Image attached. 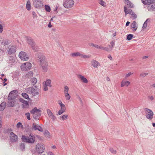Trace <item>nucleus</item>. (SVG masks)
Here are the masks:
<instances>
[{
	"instance_id": "44",
	"label": "nucleus",
	"mask_w": 155,
	"mask_h": 155,
	"mask_svg": "<svg viewBox=\"0 0 155 155\" xmlns=\"http://www.w3.org/2000/svg\"><path fill=\"white\" fill-rule=\"evenodd\" d=\"M148 74V73H141L140 74V76L141 77H144L146 76Z\"/></svg>"
},
{
	"instance_id": "26",
	"label": "nucleus",
	"mask_w": 155,
	"mask_h": 155,
	"mask_svg": "<svg viewBox=\"0 0 155 155\" xmlns=\"http://www.w3.org/2000/svg\"><path fill=\"white\" fill-rule=\"evenodd\" d=\"M6 106V103L3 102L1 103L0 105V110L1 111L3 110L5 108Z\"/></svg>"
},
{
	"instance_id": "51",
	"label": "nucleus",
	"mask_w": 155,
	"mask_h": 155,
	"mask_svg": "<svg viewBox=\"0 0 155 155\" xmlns=\"http://www.w3.org/2000/svg\"><path fill=\"white\" fill-rule=\"evenodd\" d=\"M9 41H8V40H5V42H4V43L3 44L4 45V46L5 45H8L9 43Z\"/></svg>"
},
{
	"instance_id": "35",
	"label": "nucleus",
	"mask_w": 155,
	"mask_h": 155,
	"mask_svg": "<svg viewBox=\"0 0 155 155\" xmlns=\"http://www.w3.org/2000/svg\"><path fill=\"white\" fill-rule=\"evenodd\" d=\"M45 8L46 12H49L51 10V8L48 5H45Z\"/></svg>"
},
{
	"instance_id": "23",
	"label": "nucleus",
	"mask_w": 155,
	"mask_h": 155,
	"mask_svg": "<svg viewBox=\"0 0 155 155\" xmlns=\"http://www.w3.org/2000/svg\"><path fill=\"white\" fill-rule=\"evenodd\" d=\"M78 77L79 78H80L81 80L83 81V82L85 83H87L88 82V81L87 79L85 78L84 76H82L81 74H79L78 75Z\"/></svg>"
},
{
	"instance_id": "38",
	"label": "nucleus",
	"mask_w": 155,
	"mask_h": 155,
	"mask_svg": "<svg viewBox=\"0 0 155 155\" xmlns=\"http://www.w3.org/2000/svg\"><path fill=\"white\" fill-rule=\"evenodd\" d=\"M65 96L66 97V99L67 100H69L71 98V96H70L69 94L68 93H64Z\"/></svg>"
},
{
	"instance_id": "22",
	"label": "nucleus",
	"mask_w": 155,
	"mask_h": 155,
	"mask_svg": "<svg viewBox=\"0 0 155 155\" xmlns=\"http://www.w3.org/2000/svg\"><path fill=\"white\" fill-rule=\"evenodd\" d=\"M130 84V83L129 81H122L121 83V87H123L124 86L127 87Z\"/></svg>"
},
{
	"instance_id": "18",
	"label": "nucleus",
	"mask_w": 155,
	"mask_h": 155,
	"mask_svg": "<svg viewBox=\"0 0 155 155\" xmlns=\"http://www.w3.org/2000/svg\"><path fill=\"white\" fill-rule=\"evenodd\" d=\"M124 9L125 15H126L127 14H130L131 15L134 12L131 9H127L125 6H124Z\"/></svg>"
},
{
	"instance_id": "10",
	"label": "nucleus",
	"mask_w": 155,
	"mask_h": 155,
	"mask_svg": "<svg viewBox=\"0 0 155 155\" xmlns=\"http://www.w3.org/2000/svg\"><path fill=\"white\" fill-rule=\"evenodd\" d=\"M19 101L22 103L21 105L23 109L28 108L29 107V104L28 102L22 98H20L19 99Z\"/></svg>"
},
{
	"instance_id": "43",
	"label": "nucleus",
	"mask_w": 155,
	"mask_h": 155,
	"mask_svg": "<svg viewBox=\"0 0 155 155\" xmlns=\"http://www.w3.org/2000/svg\"><path fill=\"white\" fill-rule=\"evenodd\" d=\"M131 17L133 19H135L137 18V15L135 14L134 12L132 13L131 14Z\"/></svg>"
},
{
	"instance_id": "49",
	"label": "nucleus",
	"mask_w": 155,
	"mask_h": 155,
	"mask_svg": "<svg viewBox=\"0 0 155 155\" xmlns=\"http://www.w3.org/2000/svg\"><path fill=\"white\" fill-rule=\"evenodd\" d=\"M60 105L61 107V109H64V110H66L65 105L64 104H63V103L62 104L61 103Z\"/></svg>"
},
{
	"instance_id": "6",
	"label": "nucleus",
	"mask_w": 155,
	"mask_h": 155,
	"mask_svg": "<svg viewBox=\"0 0 155 155\" xmlns=\"http://www.w3.org/2000/svg\"><path fill=\"white\" fill-rule=\"evenodd\" d=\"M27 41L28 44L31 46L32 49L35 51H36L38 48L32 39L31 37H28L27 38Z\"/></svg>"
},
{
	"instance_id": "54",
	"label": "nucleus",
	"mask_w": 155,
	"mask_h": 155,
	"mask_svg": "<svg viewBox=\"0 0 155 155\" xmlns=\"http://www.w3.org/2000/svg\"><path fill=\"white\" fill-rule=\"evenodd\" d=\"M44 88L43 90L45 91H46L48 90V86L44 85H43Z\"/></svg>"
},
{
	"instance_id": "52",
	"label": "nucleus",
	"mask_w": 155,
	"mask_h": 155,
	"mask_svg": "<svg viewBox=\"0 0 155 155\" xmlns=\"http://www.w3.org/2000/svg\"><path fill=\"white\" fill-rule=\"evenodd\" d=\"M32 14L34 18H36L37 17V15L35 12L34 11L32 12Z\"/></svg>"
},
{
	"instance_id": "15",
	"label": "nucleus",
	"mask_w": 155,
	"mask_h": 155,
	"mask_svg": "<svg viewBox=\"0 0 155 155\" xmlns=\"http://www.w3.org/2000/svg\"><path fill=\"white\" fill-rule=\"evenodd\" d=\"M141 1L144 5H147L148 7L151 4L155 3V0H141Z\"/></svg>"
},
{
	"instance_id": "64",
	"label": "nucleus",
	"mask_w": 155,
	"mask_h": 155,
	"mask_svg": "<svg viewBox=\"0 0 155 155\" xmlns=\"http://www.w3.org/2000/svg\"><path fill=\"white\" fill-rule=\"evenodd\" d=\"M53 120H54L56 119V117L53 115L51 117Z\"/></svg>"
},
{
	"instance_id": "1",
	"label": "nucleus",
	"mask_w": 155,
	"mask_h": 155,
	"mask_svg": "<svg viewBox=\"0 0 155 155\" xmlns=\"http://www.w3.org/2000/svg\"><path fill=\"white\" fill-rule=\"evenodd\" d=\"M37 54H38L40 65L43 72H47L49 66L45 56L41 53Z\"/></svg>"
},
{
	"instance_id": "33",
	"label": "nucleus",
	"mask_w": 155,
	"mask_h": 155,
	"mask_svg": "<svg viewBox=\"0 0 155 155\" xmlns=\"http://www.w3.org/2000/svg\"><path fill=\"white\" fill-rule=\"evenodd\" d=\"M115 41H111L110 42L111 46H110V45H109V46L110 47V49H111V51L112 50L113 48H114V45H115Z\"/></svg>"
},
{
	"instance_id": "42",
	"label": "nucleus",
	"mask_w": 155,
	"mask_h": 155,
	"mask_svg": "<svg viewBox=\"0 0 155 155\" xmlns=\"http://www.w3.org/2000/svg\"><path fill=\"white\" fill-rule=\"evenodd\" d=\"M65 110H64V109H61L58 112V114L59 115L62 114L65 111Z\"/></svg>"
},
{
	"instance_id": "59",
	"label": "nucleus",
	"mask_w": 155,
	"mask_h": 155,
	"mask_svg": "<svg viewBox=\"0 0 155 155\" xmlns=\"http://www.w3.org/2000/svg\"><path fill=\"white\" fill-rule=\"evenodd\" d=\"M81 57L82 58H89V56L87 55H81Z\"/></svg>"
},
{
	"instance_id": "58",
	"label": "nucleus",
	"mask_w": 155,
	"mask_h": 155,
	"mask_svg": "<svg viewBox=\"0 0 155 155\" xmlns=\"http://www.w3.org/2000/svg\"><path fill=\"white\" fill-rule=\"evenodd\" d=\"M22 125V124L21 122H18L17 124V127L18 128H19L21 125Z\"/></svg>"
},
{
	"instance_id": "11",
	"label": "nucleus",
	"mask_w": 155,
	"mask_h": 155,
	"mask_svg": "<svg viewBox=\"0 0 155 155\" xmlns=\"http://www.w3.org/2000/svg\"><path fill=\"white\" fill-rule=\"evenodd\" d=\"M16 91V90H14L10 92L8 97V100H13L15 99L16 97L15 93Z\"/></svg>"
},
{
	"instance_id": "46",
	"label": "nucleus",
	"mask_w": 155,
	"mask_h": 155,
	"mask_svg": "<svg viewBox=\"0 0 155 155\" xmlns=\"http://www.w3.org/2000/svg\"><path fill=\"white\" fill-rule=\"evenodd\" d=\"M68 116L67 115H64L61 116L60 117L61 118V119L63 120H66L67 119V117Z\"/></svg>"
},
{
	"instance_id": "30",
	"label": "nucleus",
	"mask_w": 155,
	"mask_h": 155,
	"mask_svg": "<svg viewBox=\"0 0 155 155\" xmlns=\"http://www.w3.org/2000/svg\"><path fill=\"white\" fill-rule=\"evenodd\" d=\"M21 95L25 99H28L29 100H30V99L29 98L28 95L26 93H22L21 94Z\"/></svg>"
},
{
	"instance_id": "50",
	"label": "nucleus",
	"mask_w": 155,
	"mask_h": 155,
	"mask_svg": "<svg viewBox=\"0 0 155 155\" xmlns=\"http://www.w3.org/2000/svg\"><path fill=\"white\" fill-rule=\"evenodd\" d=\"M110 150L112 153L114 154L116 153V151L114 150L113 148H110Z\"/></svg>"
},
{
	"instance_id": "55",
	"label": "nucleus",
	"mask_w": 155,
	"mask_h": 155,
	"mask_svg": "<svg viewBox=\"0 0 155 155\" xmlns=\"http://www.w3.org/2000/svg\"><path fill=\"white\" fill-rule=\"evenodd\" d=\"M147 24H146V23H144L142 26V28L143 29H145L146 28L147 26Z\"/></svg>"
},
{
	"instance_id": "53",
	"label": "nucleus",
	"mask_w": 155,
	"mask_h": 155,
	"mask_svg": "<svg viewBox=\"0 0 155 155\" xmlns=\"http://www.w3.org/2000/svg\"><path fill=\"white\" fill-rule=\"evenodd\" d=\"M38 130L41 132H42L43 131L42 128L39 125L38 126Z\"/></svg>"
},
{
	"instance_id": "48",
	"label": "nucleus",
	"mask_w": 155,
	"mask_h": 155,
	"mask_svg": "<svg viewBox=\"0 0 155 155\" xmlns=\"http://www.w3.org/2000/svg\"><path fill=\"white\" fill-rule=\"evenodd\" d=\"M99 3L103 6H104L105 2L102 0H99Z\"/></svg>"
},
{
	"instance_id": "17",
	"label": "nucleus",
	"mask_w": 155,
	"mask_h": 155,
	"mask_svg": "<svg viewBox=\"0 0 155 155\" xmlns=\"http://www.w3.org/2000/svg\"><path fill=\"white\" fill-rule=\"evenodd\" d=\"M91 65L94 68H97L100 65V63L97 61L93 60L91 61Z\"/></svg>"
},
{
	"instance_id": "2",
	"label": "nucleus",
	"mask_w": 155,
	"mask_h": 155,
	"mask_svg": "<svg viewBox=\"0 0 155 155\" xmlns=\"http://www.w3.org/2000/svg\"><path fill=\"white\" fill-rule=\"evenodd\" d=\"M21 139L23 142L33 143L35 141V137L32 134H30L27 137L24 135H22Z\"/></svg>"
},
{
	"instance_id": "25",
	"label": "nucleus",
	"mask_w": 155,
	"mask_h": 155,
	"mask_svg": "<svg viewBox=\"0 0 155 155\" xmlns=\"http://www.w3.org/2000/svg\"><path fill=\"white\" fill-rule=\"evenodd\" d=\"M148 9L150 11H155V4H153L151 5H150L149 7H147Z\"/></svg>"
},
{
	"instance_id": "31",
	"label": "nucleus",
	"mask_w": 155,
	"mask_h": 155,
	"mask_svg": "<svg viewBox=\"0 0 155 155\" xmlns=\"http://www.w3.org/2000/svg\"><path fill=\"white\" fill-rule=\"evenodd\" d=\"M133 35L131 34H129L127 35L126 39L128 41L131 40L133 37Z\"/></svg>"
},
{
	"instance_id": "9",
	"label": "nucleus",
	"mask_w": 155,
	"mask_h": 155,
	"mask_svg": "<svg viewBox=\"0 0 155 155\" xmlns=\"http://www.w3.org/2000/svg\"><path fill=\"white\" fill-rule=\"evenodd\" d=\"M10 140L12 143H15L18 141V137L17 135L13 132H11L10 134Z\"/></svg>"
},
{
	"instance_id": "29",
	"label": "nucleus",
	"mask_w": 155,
	"mask_h": 155,
	"mask_svg": "<svg viewBox=\"0 0 155 155\" xmlns=\"http://www.w3.org/2000/svg\"><path fill=\"white\" fill-rule=\"evenodd\" d=\"M100 49L106 51L107 52H109L111 51V49H110V48L105 47L101 46H100Z\"/></svg>"
},
{
	"instance_id": "16",
	"label": "nucleus",
	"mask_w": 155,
	"mask_h": 155,
	"mask_svg": "<svg viewBox=\"0 0 155 155\" xmlns=\"http://www.w3.org/2000/svg\"><path fill=\"white\" fill-rule=\"evenodd\" d=\"M16 47L14 45H12L8 50V53L9 54H12L14 53L16 51Z\"/></svg>"
},
{
	"instance_id": "4",
	"label": "nucleus",
	"mask_w": 155,
	"mask_h": 155,
	"mask_svg": "<svg viewBox=\"0 0 155 155\" xmlns=\"http://www.w3.org/2000/svg\"><path fill=\"white\" fill-rule=\"evenodd\" d=\"M30 112L31 114L33 115V117L35 119H39L38 118V117L41 116V110L39 109H38L36 107L32 109Z\"/></svg>"
},
{
	"instance_id": "32",
	"label": "nucleus",
	"mask_w": 155,
	"mask_h": 155,
	"mask_svg": "<svg viewBox=\"0 0 155 155\" xmlns=\"http://www.w3.org/2000/svg\"><path fill=\"white\" fill-rule=\"evenodd\" d=\"M31 82L33 85H35L37 82V79L35 78H33L31 79Z\"/></svg>"
},
{
	"instance_id": "13",
	"label": "nucleus",
	"mask_w": 155,
	"mask_h": 155,
	"mask_svg": "<svg viewBox=\"0 0 155 155\" xmlns=\"http://www.w3.org/2000/svg\"><path fill=\"white\" fill-rule=\"evenodd\" d=\"M19 58L22 60L27 61L28 59V55L26 53L23 51H21L19 54Z\"/></svg>"
},
{
	"instance_id": "12",
	"label": "nucleus",
	"mask_w": 155,
	"mask_h": 155,
	"mask_svg": "<svg viewBox=\"0 0 155 155\" xmlns=\"http://www.w3.org/2000/svg\"><path fill=\"white\" fill-rule=\"evenodd\" d=\"M31 67V64L29 62H27L24 64L21 67L23 71H26L30 69Z\"/></svg>"
},
{
	"instance_id": "8",
	"label": "nucleus",
	"mask_w": 155,
	"mask_h": 155,
	"mask_svg": "<svg viewBox=\"0 0 155 155\" xmlns=\"http://www.w3.org/2000/svg\"><path fill=\"white\" fill-rule=\"evenodd\" d=\"M144 110L147 112L145 115L146 117L148 119H152L153 115V112L148 108H145Z\"/></svg>"
},
{
	"instance_id": "21",
	"label": "nucleus",
	"mask_w": 155,
	"mask_h": 155,
	"mask_svg": "<svg viewBox=\"0 0 155 155\" xmlns=\"http://www.w3.org/2000/svg\"><path fill=\"white\" fill-rule=\"evenodd\" d=\"M131 27L134 28L133 31H135L137 28V23L135 21H134L131 25Z\"/></svg>"
},
{
	"instance_id": "5",
	"label": "nucleus",
	"mask_w": 155,
	"mask_h": 155,
	"mask_svg": "<svg viewBox=\"0 0 155 155\" xmlns=\"http://www.w3.org/2000/svg\"><path fill=\"white\" fill-rule=\"evenodd\" d=\"M35 149L36 152L38 154H41L44 152L45 148L44 144L39 143L36 145Z\"/></svg>"
},
{
	"instance_id": "60",
	"label": "nucleus",
	"mask_w": 155,
	"mask_h": 155,
	"mask_svg": "<svg viewBox=\"0 0 155 155\" xmlns=\"http://www.w3.org/2000/svg\"><path fill=\"white\" fill-rule=\"evenodd\" d=\"M148 98L151 101H152L154 99L153 97V96H148Z\"/></svg>"
},
{
	"instance_id": "61",
	"label": "nucleus",
	"mask_w": 155,
	"mask_h": 155,
	"mask_svg": "<svg viewBox=\"0 0 155 155\" xmlns=\"http://www.w3.org/2000/svg\"><path fill=\"white\" fill-rule=\"evenodd\" d=\"M100 46H99L97 45H95L94 46V47H95V48L98 49H100Z\"/></svg>"
},
{
	"instance_id": "62",
	"label": "nucleus",
	"mask_w": 155,
	"mask_h": 155,
	"mask_svg": "<svg viewBox=\"0 0 155 155\" xmlns=\"http://www.w3.org/2000/svg\"><path fill=\"white\" fill-rule=\"evenodd\" d=\"M107 57L108 58H109L110 60H112V58L110 54H109L108 55Z\"/></svg>"
},
{
	"instance_id": "27",
	"label": "nucleus",
	"mask_w": 155,
	"mask_h": 155,
	"mask_svg": "<svg viewBox=\"0 0 155 155\" xmlns=\"http://www.w3.org/2000/svg\"><path fill=\"white\" fill-rule=\"evenodd\" d=\"M12 131V128H8L4 129L3 131V133L4 134H9L11 133V132Z\"/></svg>"
},
{
	"instance_id": "28",
	"label": "nucleus",
	"mask_w": 155,
	"mask_h": 155,
	"mask_svg": "<svg viewBox=\"0 0 155 155\" xmlns=\"http://www.w3.org/2000/svg\"><path fill=\"white\" fill-rule=\"evenodd\" d=\"M20 149L22 151H24L25 150V144L24 143H21L19 146Z\"/></svg>"
},
{
	"instance_id": "47",
	"label": "nucleus",
	"mask_w": 155,
	"mask_h": 155,
	"mask_svg": "<svg viewBox=\"0 0 155 155\" xmlns=\"http://www.w3.org/2000/svg\"><path fill=\"white\" fill-rule=\"evenodd\" d=\"M25 115L26 116L27 118L29 120H31V118L30 117V114L29 113H26Z\"/></svg>"
},
{
	"instance_id": "40",
	"label": "nucleus",
	"mask_w": 155,
	"mask_h": 155,
	"mask_svg": "<svg viewBox=\"0 0 155 155\" xmlns=\"http://www.w3.org/2000/svg\"><path fill=\"white\" fill-rule=\"evenodd\" d=\"M47 113L48 116L50 117H51L53 115L51 111L49 109L47 110Z\"/></svg>"
},
{
	"instance_id": "19",
	"label": "nucleus",
	"mask_w": 155,
	"mask_h": 155,
	"mask_svg": "<svg viewBox=\"0 0 155 155\" xmlns=\"http://www.w3.org/2000/svg\"><path fill=\"white\" fill-rule=\"evenodd\" d=\"M125 2L127 4V7L130 8H133L134 7V5L129 0H125Z\"/></svg>"
},
{
	"instance_id": "20",
	"label": "nucleus",
	"mask_w": 155,
	"mask_h": 155,
	"mask_svg": "<svg viewBox=\"0 0 155 155\" xmlns=\"http://www.w3.org/2000/svg\"><path fill=\"white\" fill-rule=\"evenodd\" d=\"M51 80L50 79H47L45 81H44L43 82V84L46 86L51 87Z\"/></svg>"
},
{
	"instance_id": "36",
	"label": "nucleus",
	"mask_w": 155,
	"mask_h": 155,
	"mask_svg": "<svg viewBox=\"0 0 155 155\" xmlns=\"http://www.w3.org/2000/svg\"><path fill=\"white\" fill-rule=\"evenodd\" d=\"M38 125H36L35 124L33 123L32 124V128L35 130H38Z\"/></svg>"
},
{
	"instance_id": "3",
	"label": "nucleus",
	"mask_w": 155,
	"mask_h": 155,
	"mask_svg": "<svg viewBox=\"0 0 155 155\" xmlns=\"http://www.w3.org/2000/svg\"><path fill=\"white\" fill-rule=\"evenodd\" d=\"M27 92L28 94H31L34 96H35L39 94L40 90L36 86H35L28 88Z\"/></svg>"
},
{
	"instance_id": "41",
	"label": "nucleus",
	"mask_w": 155,
	"mask_h": 155,
	"mask_svg": "<svg viewBox=\"0 0 155 155\" xmlns=\"http://www.w3.org/2000/svg\"><path fill=\"white\" fill-rule=\"evenodd\" d=\"M27 75L28 76L27 77L28 78H31L33 76V73L32 71H30L28 73Z\"/></svg>"
},
{
	"instance_id": "14",
	"label": "nucleus",
	"mask_w": 155,
	"mask_h": 155,
	"mask_svg": "<svg viewBox=\"0 0 155 155\" xmlns=\"http://www.w3.org/2000/svg\"><path fill=\"white\" fill-rule=\"evenodd\" d=\"M42 3L41 0H33V5L36 8L41 7Z\"/></svg>"
},
{
	"instance_id": "39",
	"label": "nucleus",
	"mask_w": 155,
	"mask_h": 155,
	"mask_svg": "<svg viewBox=\"0 0 155 155\" xmlns=\"http://www.w3.org/2000/svg\"><path fill=\"white\" fill-rule=\"evenodd\" d=\"M8 106L10 107H13L14 105V102L12 101L8 102Z\"/></svg>"
},
{
	"instance_id": "34",
	"label": "nucleus",
	"mask_w": 155,
	"mask_h": 155,
	"mask_svg": "<svg viewBox=\"0 0 155 155\" xmlns=\"http://www.w3.org/2000/svg\"><path fill=\"white\" fill-rule=\"evenodd\" d=\"M44 135H45V137H47L50 138V133L48 132V131L47 130H45V131L44 133Z\"/></svg>"
},
{
	"instance_id": "37",
	"label": "nucleus",
	"mask_w": 155,
	"mask_h": 155,
	"mask_svg": "<svg viewBox=\"0 0 155 155\" xmlns=\"http://www.w3.org/2000/svg\"><path fill=\"white\" fill-rule=\"evenodd\" d=\"M71 55L73 57H77L78 56H80L81 54L79 52H75L71 54Z\"/></svg>"
},
{
	"instance_id": "7",
	"label": "nucleus",
	"mask_w": 155,
	"mask_h": 155,
	"mask_svg": "<svg viewBox=\"0 0 155 155\" xmlns=\"http://www.w3.org/2000/svg\"><path fill=\"white\" fill-rule=\"evenodd\" d=\"M74 4V2L73 0H66L63 2L64 7L67 8L72 7Z\"/></svg>"
},
{
	"instance_id": "45",
	"label": "nucleus",
	"mask_w": 155,
	"mask_h": 155,
	"mask_svg": "<svg viewBox=\"0 0 155 155\" xmlns=\"http://www.w3.org/2000/svg\"><path fill=\"white\" fill-rule=\"evenodd\" d=\"M64 93H68V91L69 90V88H68V87L67 86H65L64 87Z\"/></svg>"
},
{
	"instance_id": "57",
	"label": "nucleus",
	"mask_w": 155,
	"mask_h": 155,
	"mask_svg": "<svg viewBox=\"0 0 155 155\" xmlns=\"http://www.w3.org/2000/svg\"><path fill=\"white\" fill-rule=\"evenodd\" d=\"M3 27L0 24V33H1L3 31Z\"/></svg>"
},
{
	"instance_id": "56",
	"label": "nucleus",
	"mask_w": 155,
	"mask_h": 155,
	"mask_svg": "<svg viewBox=\"0 0 155 155\" xmlns=\"http://www.w3.org/2000/svg\"><path fill=\"white\" fill-rule=\"evenodd\" d=\"M133 74V73H132L131 72H130L128 73V74H126V75L125 78H127L128 77H129L132 74Z\"/></svg>"
},
{
	"instance_id": "24",
	"label": "nucleus",
	"mask_w": 155,
	"mask_h": 155,
	"mask_svg": "<svg viewBox=\"0 0 155 155\" xmlns=\"http://www.w3.org/2000/svg\"><path fill=\"white\" fill-rule=\"evenodd\" d=\"M26 8L28 11H30L31 9V5L30 2L28 0L27 1L26 4Z\"/></svg>"
},
{
	"instance_id": "63",
	"label": "nucleus",
	"mask_w": 155,
	"mask_h": 155,
	"mask_svg": "<svg viewBox=\"0 0 155 155\" xmlns=\"http://www.w3.org/2000/svg\"><path fill=\"white\" fill-rule=\"evenodd\" d=\"M52 26V25H51V22H50L49 23V24L48 25V27L49 28H51Z\"/></svg>"
}]
</instances>
